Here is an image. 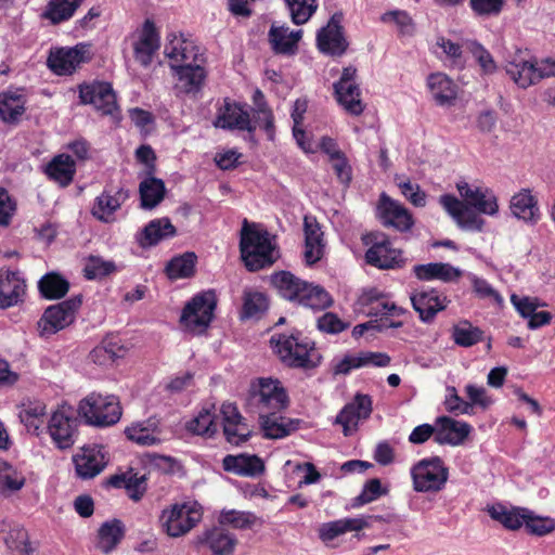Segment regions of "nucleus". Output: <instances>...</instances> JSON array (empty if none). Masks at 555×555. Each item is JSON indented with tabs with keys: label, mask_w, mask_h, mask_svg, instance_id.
<instances>
[{
	"label": "nucleus",
	"mask_w": 555,
	"mask_h": 555,
	"mask_svg": "<svg viewBox=\"0 0 555 555\" xmlns=\"http://www.w3.org/2000/svg\"><path fill=\"white\" fill-rule=\"evenodd\" d=\"M456 188L463 199L444 194L439 197V204L460 228L482 231L485 221L477 212L495 215L499 211L495 195L488 189L472 188L465 181L459 182Z\"/></svg>",
	"instance_id": "1"
},
{
	"label": "nucleus",
	"mask_w": 555,
	"mask_h": 555,
	"mask_svg": "<svg viewBox=\"0 0 555 555\" xmlns=\"http://www.w3.org/2000/svg\"><path fill=\"white\" fill-rule=\"evenodd\" d=\"M240 253L247 271L268 269L280 257L276 235L271 234L262 223L245 219L241 228Z\"/></svg>",
	"instance_id": "2"
},
{
	"label": "nucleus",
	"mask_w": 555,
	"mask_h": 555,
	"mask_svg": "<svg viewBox=\"0 0 555 555\" xmlns=\"http://www.w3.org/2000/svg\"><path fill=\"white\" fill-rule=\"evenodd\" d=\"M164 53L170 60V67L177 77L176 92L178 94L197 93L203 87L206 70L196 64L197 53L193 43L175 37L165 44Z\"/></svg>",
	"instance_id": "3"
},
{
	"label": "nucleus",
	"mask_w": 555,
	"mask_h": 555,
	"mask_svg": "<svg viewBox=\"0 0 555 555\" xmlns=\"http://www.w3.org/2000/svg\"><path fill=\"white\" fill-rule=\"evenodd\" d=\"M270 283L285 300L312 310H325L333 304V297L325 292L324 287L308 283L291 271L282 270L272 273Z\"/></svg>",
	"instance_id": "4"
},
{
	"label": "nucleus",
	"mask_w": 555,
	"mask_h": 555,
	"mask_svg": "<svg viewBox=\"0 0 555 555\" xmlns=\"http://www.w3.org/2000/svg\"><path fill=\"white\" fill-rule=\"evenodd\" d=\"M289 397L279 378L256 377L247 387L243 406L249 414H256L259 420L272 411H284L288 408Z\"/></svg>",
	"instance_id": "5"
},
{
	"label": "nucleus",
	"mask_w": 555,
	"mask_h": 555,
	"mask_svg": "<svg viewBox=\"0 0 555 555\" xmlns=\"http://www.w3.org/2000/svg\"><path fill=\"white\" fill-rule=\"evenodd\" d=\"M270 344L284 365L293 369L311 370L320 366L322 357L314 343L295 330L291 334H274Z\"/></svg>",
	"instance_id": "6"
},
{
	"label": "nucleus",
	"mask_w": 555,
	"mask_h": 555,
	"mask_svg": "<svg viewBox=\"0 0 555 555\" xmlns=\"http://www.w3.org/2000/svg\"><path fill=\"white\" fill-rule=\"evenodd\" d=\"M361 243L367 247L365 262L378 270H393L404 266L401 248L395 247L389 235L383 231H370L361 236Z\"/></svg>",
	"instance_id": "7"
},
{
	"label": "nucleus",
	"mask_w": 555,
	"mask_h": 555,
	"mask_svg": "<svg viewBox=\"0 0 555 555\" xmlns=\"http://www.w3.org/2000/svg\"><path fill=\"white\" fill-rule=\"evenodd\" d=\"M78 414L89 425L108 427L119 422L122 409L118 397L92 392L79 402Z\"/></svg>",
	"instance_id": "8"
},
{
	"label": "nucleus",
	"mask_w": 555,
	"mask_h": 555,
	"mask_svg": "<svg viewBox=\"0 0 555 555\" xmlns=\"http://www.w3.org/2000/svg\"><path fill=\"white\" fill-rule=\"evenodd\" d=\"M413 489L417 492H438L446 488L449 467L440 456L421 459L410 468Z\"/></svg>",
	"instance_id": "9"
},
{
	"label": "nucleus",
	"mask_w": 555,
	"mask_h": 555,
	"mask_svg": "<svg viewBox=\"0 0 555 555\" xmlns=\"http://www.w3.org/2000/svg\"><path fill=\"white\" fill-rule=\"evenodd\" d=\"M82 304L81 295L48 307L37 322L40 337L48 338L69 326L76 318V312Z\"/></svg>",
	"instance_id": "10"
},
{
	"label": "nucleus",
	"mask_w": 555,
	"mask_h": 555,
	"mask_svg": "<svg viewBox=\"0 0 555 555\" xmlns=\"http://www.w3.org/2000/svg\"><path fill=\"white\" fill-rule=\"evenodd\" d=\"M203 511L197 502L176 503L163 511L162 526L169 537L178 538L192 530L202 519Z\"/></svg>",
	"instance_id": "11"
},
{
	"label": "nucleus",
	"mask_w": 555,
	"mask_h": 555,
	"mask_svg": "<svg viewBox=\"0 0 555 555\" xmlns=\"http://www.w3.org/2000/svg\"><path fill=\"white\" fill-rule=\"evenodd\" d=\"M79 423L75 411L68 405H61L52 413L48 431L57 449L67 450L75 444Z\"/></svg>",
	"instance_id": "12"
},
{
	"label": "nucleus",
	"mask_w": 555,
	"mask_h": 555,
	"mask_svg": "<svg viewBox=\"0 0 555 555\" xmlns=\"http://www.w3.org/2000/svg\"><path fill=\"white\" fill-rule=\"evenodd\" d=\"M357 73L358 69L352 65L344 67L340 78L333 83L335 99L346 113L352 116H360L365 109V104L361 100Z\"/></svg>",
	"instance_id": "13"
},
{
	"label": "nucleus",
	"mask_w": 555,
	"mask_h": 555,
	"mask_svg": "<svg viewBox=\"0 0 555 555\" xmlns=\"http://www.w3.org/2000/svg\"><path fill=\"white\" fill-rule=\"evenodd\" d=\"M506 73L518 87L527 89L542 78L555 76V60L545 59L538 65L537 61L514 59L507 63Z\"/></svg>",
	"instance_id": "14"
},
{
	"label": "nucleus",
	"mask_w": 555,
	"mask_h": 555,
	"mask_svg": "<svg viewBox=\"0 0 555 555\" xmlns=\"http://www.w3.org/2000/svg\"><path fill=\"white\" fill-rule=\"evenodd\" d=\"M179 325L190 335L199 336L208 330V292L203 291L184 305Z\"/></svg>",
	"instance_id": "15"
},
{
	"label": "nucleus",
	"mask_w": 555,
	"mask_h": 555,
	"mask_svg": "<svg viewBox=\"0 0 555 555\" xmlns=\"http://www.w3.org/2000/svg\"><path fill=\"white\" fill-rule=\"evenodd\" d=\"M89 44L78 43L73 48H59L50 51L48 67L56 75H72L81 64L89 62Z\"/></svg>",
	"instance_id": "16"
},
{
	"label": "nucleus",
	"mask_w": 555,
	"mask_h": 555,
	"mask_svg": "<svg viewBox=\"0 0 555 555\" xmlns=\"http://www.w3.org/2000/svg\"><path fill=\"white\" fill-rule=\"evenodd\" d=\"M214 125L227 130L247 131L250 133L256 131V125L251 121L248 106L229 98L224 99L219 107Z\"/></svg>",
	"instance_id": "17"
},
{
	"label": "nucleus",
	"mask_w": 555,
	"mask_h": 555,
	"mask_svg": "<svg viewBox=\"0 0 555 555\" xmlns=\"http://www.w3.org/2000/svg\"><path fill=\"white\" fill-rule=\"evenodd\" d=\"M341 21V13H334L326 26L319 29L317 35L319 51L330 56H343L347 52L349 43L344 35Z\"/></svg>",
	"instance_id": "18"
},
{
	"label": "nucleus",
	"mask_w": 555,
	"mask_h": 555,
	"mask_svg": "<svg viewBox=\"0 0 555 555\" xmlns=\"http://www.w3.org/2000/svg\"><path fill=\"white\" fill-rule=\"evenodd\" d=\"M81 104H92L103 115H113L118 109L116 94L109 82L94 81L79 86Z\"/></svg>",
	"instance_id": "19"
},
{
	"label": "nucleus",
	"mask_w": 555,
	"mask_h": 555,
	"mask_svg": "<svg viewBox=\"0 0 555 555\" xmlns=\"http://www.w3.org/2000/svg\"><path fill=\"white\" fill-rule=\"evenodd\" d=\"M410 301L413 309L417 311L418 318L425 324H430L438 314L450 305L448 296L437 291V288H422L410 295Z\"/></svg>",
	"instance_id": "20"
},
{
	"label": "nucleus",
	"mask_w": 555,
	"mask_h": 555,
	"mask_svg": "<svg viewBox=\"0 0 555 555\" xmlns=\"http://www.w3.org/2000/svg\"><path fill=\"white\" fill-rule=\"evenodd\" d=\"M371 520L386 521L382 515L360 516V518H344L333 521L323 522L318 529L319 538L325 545L331 541L341 537L348 531H356L354 538L361 539L359 531L370 528Z\"/></svg>",
	"instance_id": "21"
},
{
	"label": "nucleus",
	"mask_w": 555,
	"mask_h": 555,
	"mask_svg": "<svg viewBox=\"0 0 555 555\" xmlns=\"http://www.w3.org/2000/svg\"><path fill=\"white\" fill-rule=\"evenodd\" d=\"M373 401L370 395L357 393L351 402H348L336 416V423L343 426L345 436L357 430L361 418H369L372 414Z\"/></svg>",
	"instance_id": "22"
},
{
	"label": "nucleus",
	"mask_w": 555,
	"mask_h": 555,
	"mask_svg": "<svg viewBox=\"0 0 555 555\" xmlns=\"http://www.w3.org/2000/svg\"><path fill=\"white\" fill-rule=\"evenodd\" d=\"M133 57L142 67L147 68L159 49V34L151 20H145L137 39L132 43Z\"/></svg>",
	"instance_id": "23"
},
{
	"label": "nucleus",
	"mask_w": 555,
	"mask_h": 555,
	"mask_svg": "<svg viewBox=\"0 0 555 555\" xmlns=\"http://www.w3.org/2000/svg\"><path fill=\"white\" fill-rule=\"evenodd\" d=\"M378 211L384 227H391L398 231H408L413 227L409 209L386 194L380 195Z\"/></svg>",
	"instance_id": "24"
},
{
	"label": "nucleus",
	"mask_w": 555,
	"mask_h": 555,
	"mask_svg": "<svg viewBox=\"0 0 555 555\" xmlns=\"http://www.w3.org/2000/svg\"><path fill=\"white\" fill-rule=\"evenodd\" d=\"M76 474L81 479H91L105 467V456L102 446H85L81 453L73 456Z\"/></svg>",
	"instance_id": "25"
},
{
	"label": "nucleus",
	"mask_w": 555,
	"mask_h": 555,
	"mask_svg": "<svg viewBox=\"0 0 555 555\" xmlns=\"http://www.w3.org/2000/svg\"><path fill=\"white\" fill-rule=\"evenodd\" d=\"M177 235V229L167 217L151 220L135 234V242L143 249L154 247L160 242Z\"/></svg>",
	"instance_id": "26"
},
{
	"label": "nucleus",
	"mask_w": 555,
	"mask_h": 555,
	"mask_svg": "<svg viewBox=\"0 0 555 555\" xmlns=\"http://www.w3.org/2000/svg\"><path fill=\"white\" fill-rule=\"evenodd\" d=\"M26 284L20 271L0 270V309L17 306L23 301Z\"/></svg>",
	"instance_id": "27"
},
{
	"label": "nucleus",
	"mask_w": 555,
	"mask_h": 555,
	"mask_svg": "<svg viewBox=\"0 0 555 555\" xmlns=\"http://www.w3.org/2000/svg\"><path fill=\"white\" fill-rule=\"evenodd\" d=\"M472 430L467 423H460L450 416L436 418L435 442L438 444L457 446L464 442Z\"/></svg>",
	"instance_id": "28"
},
{
	"label": "nucleus",
	"mask_w": 555,
	"mask_h": 555,
	"mask_svg": "<svg viewBox=\"0 0 555 555\" xmlns=\"http://www.w3.org/2000/svg\"><path fill=\"white\" fill-rule=\"evenodd\" d=\"M124 433L127 439L142 447L160 443V423L155 416L131 424L125 428Z\"/></svg>",
	"instance_id": "29"
},
{
	"label": "nucleus",
	"mask_w": 555,
	"mask_h": 555,
	"mask_svg": "<svg viewBox=\"0 0 555 555\" xmlns=\"http://www.w3.org/2000/svg\"><path fill=\"white\" fill-rule=\"evenodd\" d=\"M283 411H272L271 414L264 415L259 421L262 436L266 439H284V437L298 430V421L294 418L285 417L282 414Z\"/></svg>",
	"instance_id": "30"
},
{
	"label": "nucleus",
	"mask_w": 555,
	"mask_h": 555,
	"mask_svg": "<svg viewBox=\"0 0 555 555\" xmlns=\"http://www.w3.org/2000/svg\"><path fill=\"white\" fill-rule=\"evenodd\" d=\"M44 173L60 186H68L76 173V163L70 155L59 154L47 164Z\"/></svg>",
	"instance_id": "31"
},
{
	"label": "nucleus",
	"mask_w": 555,
	"mask_h": 555,
	"mask_svg": "<svg viewBox=\"0 0 555 555\" xmlns=\"http://www.w3.org/2000/svg\"><path fill=\"white\" fill-rule=\"evenodd\" d=\"M222 466L225 472L241 476H258L264 472V464L257 455H227L222 460Z\"/></svg>",
	"instance_id": "32"
},
{
	"label": "nucleus",
	"mask_w": 555,
	"mask_h": 555,
	"mask_svg": "<svg viewBox=\"0 0 555 555\" xmlns=\"http://www.w3.org/2000/svg\"><path fill=\"white\" fill-rule=\"evenodd\" d=\"M127 198L128 192L124 189H119L115 194L103 192L95 198L91 212L98 220L109 223L115 220V211L120 208Z\"/></svg>",
	"instance_id": "33"
},
{
	"label": "nucleus",
	"mask_w": 555,
	"mask_h": 555,
	"mask_svg": "<svg viewBox=\"0 0 555 555\" xmlns=\"http://www.w3.org/2000/svg\"><path fill=\"white\" fill-rule=\"evenodd\" d=\"M528 513V507L512 506L506 507L502 504H496L488 507V515L494 521L500 522L504 529L517 531L525 526V517Z\"/></svg>",
	"instance_id": "34"
},
{
	"label": "nucleus",
	"mask_w": 555,
	"mask_h": 555,
	"mask_svg": "<svg viewBox=\"0 0 555 555\" xmlns=\"http://www.w3.org/2000/svg\"><path fill=\"white\" fill-rule=\"evenodd\" d=\"M301 30L289 31L288 27L272 25L269 29V42L272 50L280 54H295L298 51V41Z\"/></svg>",
	"instance_id": "35"
},
{
	"label": "nucleus",
	"mask_w": 555,
	"mask_h": 555,
	"mask_svg": "<svg viewBox=\"0 0 555 555\" xmlns=\"http://www.w3.org/2000/svg\"><path fill=\"white\" fill-rule=\"evenodd\" d=\"M418 280H441L451 282L462 276V271L448 262H428L415 264L413 269Z\"/></svg>",
	"instance_id": "36"
},
{
	"label": "nucleus",
	"mask_w": 555,
	"mask_h": 555,
	"mask_svg": "<svg viewBox=\"0 0 555 555\" xmlns=\"http://www.w3.org/2000/svg\"><path fill=\"white\" fill-rule=\"evenodd\" d=\"M509 210L517 219L524 221L535 222L539 219V203L537 197L531 194L530 189H522L512 196Z\"/></svg>",
	"instance_id": "37"
},
{
	"label": "nucleus",
	"mask_w": 555,
	"mask_h": 555,
	"mask_svg": "<svg viewBox=\"0 0 555 555\" xmlns=\"http://www.w3.org/2000/svg\"><path fill=\"white\" fill-rule=\"evenodd\" d=\"M125 526L121 520L113 519L101 525L96 535V548L102 553H111L122 540Z\"/></svg>",
	"instance_id": "38"
},
{
	"label": "nucleus",
	"mask_w": 555,
	"mask_h": 555,
	"mask_svg": "<svg viewBox=\"0 0 555 555\" xmlns=\"http://www.w3.org/2000/svg\"><path fill=\"white\" fill-rule=\"evenodd\" d=\"M427 85L438 105H450L456 99V86L446 74L436 73L429 75Z\"/></svg>",
	"instance_id": "39"
},
{
	"label": "nucleus",
	"mask_w": 555,
	"mask_h": 555,
	"mask_svg": "<svg viewBox=\"0 0 555 555\" xmlns=\"http://www.w3.org/2000/svg\"><path fill=\"white\" fill-rule=\"evenodd\" d=\"M197 256L193 251H185L172 257L165 266V274L170 281L193 278Z\"/></svg>",
	"instance_id": "40"
},
{
	"label": "nucleus",
	"mask_w": 555,
	"mask_h": 555,
	"mask_svg": "<svg viewBox=\"0 0 555 555\" xmlns=\"http://www.w3.org/2000/svg\"><path fill=\"white\" fill-rule=\"evenodd\" d=\"M139 192L141 207L144 209H153L164 199L166 188L162 179L155 178L153 175H146L140 182Z\"/></svg>",
	"instance_id": "41"
},
{
	"label": "nucleus",
	"mask_w": 555,
	"mask_h": 555,
	"mask_svg": "<svg viewBox=\"0 0 555 555\" xmlns=\"http://www.w3.org/2000/svg\"><path fill=\"white\" fill-rule=\"evenodd\" d=\"M85 0H50L42 13V18L52 25L61 24L72 18Z\"/></svg>",
	"instance_id": "42"
},
{
	"label": "nucleus",
	"mask_w": 555,
	"mask_h": 555,
	"mask_svg": "<svg viewBox=\"0 0 555 555\" xmlns=\"http://www.w3.org/2000/svg\"><path fill=\"white\" fill-rule=\"evenodd\" d=\"M269 309V299L263 293L244 291L241 306V320L260 319Z\"/></svg>",
	"instance_id": "43"
},
{
	"label": "nucleus",
	"mask_w": 555,
	"mask_h": 555,
	"mask_svg": "<svg viewBox=\"0 0 555 555\" xmlns=\"http://www.w3.org/2000/svg\"><path fill=\"white\" fill-rule=\"evenodd\" d=\"M25 103L24 96L16 92L0 93V118L8 124L17 122L26 111Z\"/></svg>",
	"instance_id": "44"
},
{
	"label": "nucleus",
	"mask_w": 555,
	"mask_h": 555,
	"mask_svg": "<svg viewBox=\"0 0 555 555\" xmlns=\"http://www.w3.org/2000/svg\"><path fill=\"white\" fill-rule=\"evenodd\" d=\"M38 288L43 298L54 300L60 299L67 294L69 283L59 273L50 272L39 280Z\"/></svg>",
	"instance_id": "45"
},
{
	"label": "nucleus",
	"mask_w": 555,
	"mask_h": 555,
	"mask_svg": "<svg viewBox=\"0 0 555 555\" xmlns=\"http://www.w3.org/2000/svg\"><path fill=\"white\" fill-rule=\"evenodd\" d=\"M219 522L221 526H231L238 530L251 529L253 526L257 524H263L256 514L251 512H240V509L235 508L223 509L219 514Z\"/></svg>",
	"instance_id": "46"
},
{
	"label": "nucleus",
	"mask_w": 555,
	"mask_h": 555,
	"mask_svg": "<svg viewBox=\"0 0 555 555\" xmlns=\"http://www.w3.org/2000/svg\"><path fill=\"white\" fill-rule=\"evenodd\" d=\"M482 330L472 325L469 321L463 320L453 325L452 339L454 344L462 347H472L482 340Z\"/></svg>",
	"instance_id": "47"
},
{
	"label": "nucleus",
	"mask_w": 555,
	"mask_h": 555,
	"mask_svg": "<svg viewBox=\"0 0 555 555\" xmlns=\"http://www.w3.org/2000/svg\"><path fill=\"white\" fill-rule=\"evenodd\" d=\"M237 542L235 533L221 529L210 530L211 555H233Z\"/></svg>",
	"instance_id": "48"
},
{
	"label": "nucleus",
	"mask_w": 555,
	"mask_h": 555,
	"mask_svg": "<svg viewBox=\"0 0 555 555\" xmlns=\"http://www.w3.org/2000/svg\"><path fill=\"white\" fill-rule=\"evenodd\" d=\"M525 530L532 537H545L555 531V519L552 516H542L528 508L525 517Z\"/></svg>",
	"instance_id": "49"
},
{
	"label": "nucleus",
	"mask_w": 555,
	"mask_h": 555,
	"mask_svg": "<svg viewBox=\"0 0 555 555\" xmlns=\"http://www.w3.org/2000/svg\"><path fill=\"white\" fill-rule=\"evenodd\" d=\"M223 434L229 443L242 446L250 439L253 430L248 426L246 418L242 416L235 422L223 423Z\"/></svg>",
	"instance_id": "50"
},
{
	"label": "nucleus",
	"mask_w": 555,
	"mask_h": 555,
	"mask_svg": "<svg viewBox=\"0 0 555 555\" xmlns=\"http://www.w3.org/2000/svg\"><path fill=\"white\" fill-rule=\"evenodd\" d=\"M295 25H304L318 9V0H284Z\"/></svg>",
	"instance_id": "51"
},
{
	"label": "nucleus",
	"mask_w": 555,
	"mask_h": 555,
	"mask_svg": "<svg viewBox=\"0 0 555 555\" xmlns=\"http://www.w3.org/2000/svg\"><path fill=\"white\" fill-rule=\"evenodd\" d=\"M116 270L113 261L104 260L99 256H90L83 268V275L87 280H96L109 275Z\"/></svg>",
	"instance_id": "52"
},
{
	"label": "nucleus",
	"mask_w": 555,
	"mask_h": 555,
	"mask_svg": "<svg viewBox=\"0 0 555 555\" xmlns=\"http://www.w3.org/2000/svg\"><path fill=\"white\" fill-rule=\"evenodd\" d=\"M251 121L256 125V129L259 126L260 129L264 130L269 140L274 139V115L267 102H261L258 104V108L254 109V119L251 118Z\"/></svg>",
	"instance_id": "53"
},
{
	"label": "nucleus",
	"mask_w": 555,
	"mask_h": 555,
	"mask_svg": "<svg viewBox=\"0 0 555 555\" xmlns=\"http://www.w3.org/2000/svg\"><path fill=\"white\" fill-rule=\"evenodd\" d=\"M504 0H469L468 7L475 17L500 16L504 8Z\"/></svg>",
	"instance_id": "54"
},
{
	"label": "nucleus",
	"mask_w": 555,
	"mask_h": 555,
	"mask_svg": "<svg viewBox=\"0 0 555 555\" xmlns=\"http://www.w3.org/2000/svg\"><path fill=\"white\" fill-rule=\"evenodd\" d=\"M477 63L481 67V73L485 75L494 74L496 69L495 60L492 57L489 50L482 43L474 41L470 49Z\"/></svg>",
	"instance_id": "55"
},
{
	"label": "nucleus",
	"mask_w": 555,
	"mask_h": 555,
	"mask_svg": "<svg viewBox=\"0 0 555 555\" xmlns=\"http://www.w3.org/2000/svg\"><path fill=\"white\" fill-rule=\"evenodd\" d=\"M446 395V410L452 414H468L470 410V403L460 398L457 390L454 386H447Z\"/></svg>",
	"instance_id": "56"
},
{
	"label": "nucleus",
	"mask_w": 555,
	"mask_h": 555,
	"mask_svg": "<svg viewBox=\"0 0 555 555\" xmlns=\"http://www.w3.org/2000/svg\"><path fill=\"white\" fill-rule=\"evenodd\" d=\"M16 211V202L8 190L0 186V227H8Z\"/></svg>",
	"instance_id": "57"
},
{
	"label": "nucleus",
	"mask_w": 555,
	"mask_h": 555,
	"mask_svg": "<svg viewBox=\"0 0 555 555\" xmlns=\"http://www.w3.org/2000/svg\"><path fill=\"white\" fill-rule=\"evenodd\" d=\"M383 488L379 479H371L363 487L360 495L353 499V506L369 504V502L382 496Z\"/></svg>",
	"instance_id": "58"
},
{
	"label": "nucleus",
	"mask_w": 555,
	"mask_h": 555,
	"mask_svg": "<svg viewBox=\"0 0 555 555\" xmlns=\"http://www.w3.org/2000/svg\"><path fill=\"white\" fill-rule=\"evenodd\" d=\"M402 194L408 198L412 205L423 207L426 204V194L420 189L418 183H413L411 180L399 182Z\"/></svg>",
	"instance_id": "59"
},
{
	"label": "nucleus",
	"mask_w": 555,
	"mask_h": 555,
	"mask_svg": "<svg viewBox=\"0 0 555 555\" xmlns=\"http://www.w3.org/2000/svg\"><path fill=\"white\" fill-rule=\"evenodd\" d=\"M305 244H325L324 234L317 219L311 216L304 217Z\"/></svg>",
	"instance_id": "60"
},
{
	"label": "nucleus",
	"mask_w": 555,
	"mask_h": 555,
	"mask_svg": "<svg viewBox=\"0 0 555 555\" xmlns=\"http://www.w3.org/2000/svg\"><path fill=\"white\" fill-rule=\"evenodd\" d=\"M332 168L337 176V179L346 186H348L352 180V169L346 154L343 153V151H340L338 156L332 160Z\"/></svg>",
	"instance_id": "61"
},
{
	"label": "nucleus",
	"mask_w": 555,
	"mask_h": 555,
	"mask_svg": "<svg viewBox=\"0 0 555 555\" xmlns=\"http://www.w3.org/2000/svg\"><path fill=\"white\" fill-rule=\"evenodd\" d=\"M318 326L323 333L327 334H339L341 331L348 327L336 313L325 312L321 318L318 319Z\"/></svg>",
	"instance_id": "62"
},
{
	"label": "nucleus",
	"mask_w": 555,
	"mask_h": 555,
	"mask_svg": "<svg viewBox=\"0 0 555 555\" xmlns=\"http://www.w3.org/2000/svg\"><path fill=\"white\" fill-rule=\"evenodd\" d=\"M126 490L129 498L133 501H139L146 491V477L138 476L137 474L128 473Z\"/></svg>",
	"instance_id": "63"
},
{
	"label": "nucleus",
	"mask_w": 555,
	"mask_h": 555,
	"mask_svg": "<svg viewBox=\"0 0 555 555\" xmlns=\"http://www.w3.org/2000/svg\"><path fill=\"white\" fill-rule=\"evenodd\" d=\"M473 291L475 295L479 298H493L494 301H502V296L494 291L493 286L489 283L488 280L482 278L474 276L472 279Z\"/></svg>",
	"instance_id": "64"
}]
</instances>
